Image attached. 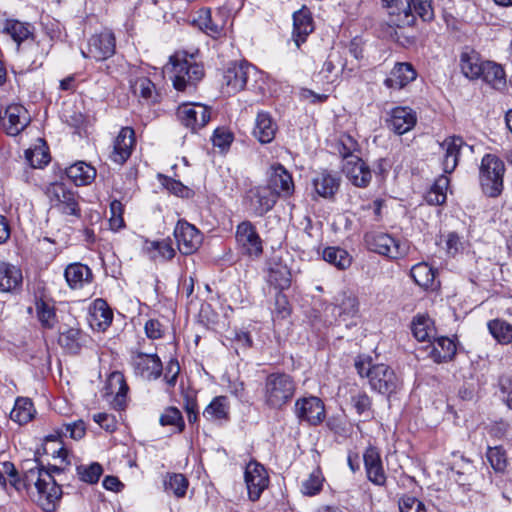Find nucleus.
<instances>
[{
  "mask_svg": "<svg viewBox=\"0 0 512 512\" xmlns=\"http://www.w3.org/2000/svg\"><path fill=\"white\" fill-rule=\"evenodd\" d=\"M296 392L294 378L284 372L267 375L263 386V403L269 409L282 410L293 399Z\"/></svg>",
  "mask_w": 512,
  "mask_h": 512,
  "instance_id": "nucleus-1",
  "label": "nucleus"
},
{
  "mask_svg": "<svg viewBox=\"0 0 512 512\" xmlns=\"http://www.w3.org/2000/svg\"><path fill=\"white\" fill-rule=\"evenodd\" d=\"M389 9L390 22L397 27L413 25L416 16L423 21L434 17L432 0H392Z\"/></svg>",
  "mask_w": 512,
  "mask_h": 512,
  "instance_id": "nucleus-2",
  "label": "nucleus"
},
{
  "mask_svg": "<svg viewBox=\"0 0 512 512\" xmlns=\"http://www.w3.org/2000/svg\"><path fill=\"white\" fill-rule=\"evenodd\" d=\"M170 72L173 86L178 91H184L188 86L195 85L204 75L202 65L195 62L193 56L186 53H176L170 57Z\"/></svg>",
  "mask_w": 512,
  "mask_h": 512,
  "instance_id": "nucleus-3",
  "label": "nucleus"
},
{
  "mask_svg": "<svg viewBox=\"0 0 512 512\" xmlns=\"http://www.w3.org/2000/svg\"><path fill=\"white\" fill-rule=\"evenodd\" d=\"M505 165L503 161L494 154H486L480 165V185L485 195L497 198L503 191V176Z\"/></svg>",
  "mask_w": 512,
  "mask_h": 512,
  "instance_id": "nucleus-4",
  "label": "nucleus"
},
{
  "mask_svg": "<svg viewBox=\"0 0 512 512\" xmlns=\"http://www.w3.org/2000/svg\"><path fill=\"white\" fill-rule=\"evenodd\" d=\"M366 247L377 254L396 260L408 254L409 246L384 232H368L364 236Z\"/></svg>",
  "mask_w": 512,
  "mask_h": 512,
  "instance_id": "nucleus-5",
  "label": "nucleus"
},
{
  "mask_svg": "<svg viewBox=\"0 0 512 512\" xmlns=\"http://www.w3.org/2000/svg\"><path fill=\"white\" fill-rule=\"evenodd\" d=\"M45 195L50 201L51 208L65 215L80 217L78 195L60 182L50 183L45 187Z\"/></svg>",
  "mask_w": 512,
  "mask_h": 512,
  "instance_id": "nucleus-6",
  "label": "nucleus"
},
{
  "mask_svg": "<svg viewBox=\"0 0 512 512\" xmlns=\"http://www.w3.org/2000/svg\"><path fill=\"white\" fill-rule=\"evenodd\" d=\"M255 74V67L247 61L231 62L223 73V92L232 95L244 90L249 78Z\"/></svg>",
  "mask_w": 512,
  "mask_h": 512,
  "instance_id": "nucleus-7",
  "label": "nucleus"
},
{
  "mask_svg": "<svg viewBox=\"0 0 512 512\" xmlns=\"http://www.w3.org/2000/svg\"><path fill=\"white\" fill-rule=\"evenodd\" d=\"M367 378L372 390L387 396L396 393L402 385L394 370L383 363L374 364L368 369Z\"/></svg>",
  "mask_w": 512,
  "mask_h": 512,
  "instance_id": "nucleus-8",
  "label": "nucleus"
},
{
  "mask_svg": "<svg viewBox=\"0 0 512 512\" xmlns=\"http://www.w3.org/2000/svg\"><path fill=\"white\" fill-rule=\"evenodd\" d=\"M116 39L110 30H103L92 35L88 41L87 50H81L84 58L104 61L115 54Z\"/></svg>",
  "mask_w": 512,
  "mask_h": 512,
  "instance_id": "nucleus-9",
  "label": "nucleus"
},
{
  "mask_svg": "<svg viewBox=\"0 0 512 512\" xmlns=\"http://www.w3.org/2000/svg\"><path fill=\"white\" fill-rule=\"evenodd\" d=\"M35 487L38 492L37 503L46 512H52L58 506L62 489L55 479L49 474H43V478H37Z\"/></svg>",
  "mask_w": 512,
  "mask_h": 512,
  "instance_id": "nucleus-10",
  "label": "nucleus"
},
{
  "mask_svg": "<svg viewBox=\"0 0 512 512\" xmlns=\"http://www.w3.org/2000/svg\"><path fill=\"white\" fill-rule=\"evenodd\" d=\"M235 238L237 246L242 254L255 258L262 254V240L255 226L251 222H241L237 226Z\"/></svg>",
  "mask_w": 512,
  "mask_h": 512,
  "instance_id": "nucleus-11",
  "label": "nucleus"
},
{
  "mask_svg": "<svg viewBox=\"0 0 512 512\" xmlns=\"http://www.w3.org/2000/svg\"><path fill=\"white\" fill-rule=\"evenodd\" d=\"M177 118L186 128L197 132L210 121L211 111L202 104H182L177 109Z\"/></svg>",
  "mask_w": 512,
  "mask_h": 512,
  "instance_id": "nucleus-12",
  "label": "nucleus"
},
{
  "mask_svg": "<svg viewBox=\"0 0 512 512\" xmlns=\"http://www.w3.org/2000/svg\"><path fill=\"white\" fill-rule=\"evenodd\" d=\"M244 478L249 499L253 502L259 500L269 484V476L264 466L256 461H250L246 465Z\"/></svg>",
  "mask_w": 512,
  "mask_h": 512,
  "instance_id": "nucleus-13",
  "label": "nucleus"
},
{
  "mask_svg": "<svg viewBox=\"0 0 512 512\" xmlns=\"http://www.w3.org/2000/svg\"><path fill=\"white\" fill-rule=\"evenodd\" d=\"M294 412L300 421L314 426L320 424L325 418L324 403L316 396L299 398L295 402Z\"/></svg>",
  "mask_w": 512,
  "mask_h": 512,
  "instance_id": "nucleus-14",
  "label": "nucleus"
},
{
  "mask_svg": "<svg viewBox=\"0 0 512 512\" xmlns=\"http://www.w3.org/2000/svg\"><path fill=\"white\" fill-rule=\"evenodd\" d=\"M267 186L278 198L292 196L295 189L291 173L279 163L271 165L268 172Z\"/></svg>",
  "mask_w": 512,
  "mask_h": 512,
  "instance_id": "nucleus-15",
  "label": "nucleus"
},
{
  "mask_svg": "<svg viewBox=\"0 0 512 512\" xmlns=\"http://www.w3.org/2000/svg\"><path fill=\"white\" fill-rule=\"evenodd\" d=\"M341 181L338 172L324 169L312 177L311 185L318 197L332 200L340 189Z\"/></svg>",
  "mask_w": 512,
  "mask_h": 512,
  "instance_id": "nucleus-16",
  "label": "nucleus"
},
{
  "mask_svg": "<svg viewBox=\"0 0 512 512\" xmlns=\"http://www.w3.org/2000/svg\"><path fill=\"white\" fill-rule=\"evenodd\" d=\"M174 236L177 241L179 251L184 255L193 254L202 243V234L200 231L186 221H178Z\"/></svg>",
  "mask_w": 512,
  "mask_h": 512,
  "instance_id": "nucleus-17",
  "label": "nucleus"
},
{
  "mask_svg": "<svg viewBox=\"0 0 512 512\" xmlns=\"http://www.w3.org/2000/svg\"><path fill=\"white\" fill-rule=\"evenodd\" d=\"M0 121L8 135L17 136L30 123V116L24 106L20 104H11L6 107L4 116L0 115Z\"/></svg>",
  "mask_w": 512,
  "mask_h": 512,
  "instance_id": "nucleus-18",
  "label": "nucleus"
},
{
  "mask_svg": "<svg viewBox=\"0 0 512 512\" xmlns=\"http://www.w3.org/2000/svg\"><path fill=\"white\" fill-rule=\"evenodd\" d=\"M131 364L134 368L135 374L146 380H155L159 378L163 369L162 362L159 356L155 353L146 354L143 352H137L132 355Z\"/></svg>",
  "mask_w": 512,
  "mask_h": 512,
  "instance_id": "nucleus-19",
  "label": "nucleus"
},
{
  "mask_svg": "<svg viewBox=\"0 0 512 512\" xmlns=\"http://www.w3.org/2000/svg\"><path fill=\"white\" fill-rule=\"evenodd\" d=\"M464 146L465 142L460 136H449L439 143L440 162L445 174H450L456 169Z\"/></svg>",
  "mask_w": 512,
  "mask_h": 512,
  "instance_id": "nucleus-20",
  "label": "nucleus"
},
{
  "mask_svg": "<svg viewBox=\"0 0 512 512\" xmlns=\"http://www.w3.org/2000/svg\"><path fill=\"white\" fill-rule=\"evenodd\" d=\"M135 145L134 129L131 127H123L114 140L110 159L116 164L123 165L130 158Z\"/></svg>",
  "mask_w": 512,
  "mask_h": 512,
  "instance_id": "nucleus-21",
  "label": "nucleus"
},
{
  "mask_svg": "<svg viewBox=\"0 0 512 512\" xmlns=\"http://www.w3.org/2000/svg\"><path fill=\"white\" fill-rule=\"evenodd\" d=\"M226 18L224 12L218 11L212 16L209 8H201L194 22L204 33L212 38H218L224 33Z\"/></svg>",
  "mask_w": 512,
  "mask_h": 512,
  "instance_id": "nucleus-22",
  "label": "nucleus"
},
{
  "mask_svg": "<svg viewBox=\"0 0 512 512\" xmlns=\"http://www.w3.org/2000/svg\"><path fill=\"white\" fill-rule=\"evenodd\" d=\"M247 198L253 213L257 216H263L275 206L278 196L266 185L250 189Z\"/></svg>",
  "mask_w": 512,
  "mask_h": 512,
  "instance_id": "nucleus-23",
  "label": "nucleus"
},
{
  "mask_svg": "<svg viewBox=\"0 0 512 512\" xmlns=\"http://www.w3.org/2000/svg\"><path fill=\"white\" fill-rule=\"evenodd\" d=\"M343 172L356 187H367L372 179L369 166L360 157H351L343 165Z\"/></svg>",
  "mask_w": 512,
  "mask_h": 512,
  "instance_id": "nucleus-24",
  "label": "nucleus"
},
{
  "mask_svg": "<svg viewBox=\"0 0 512 512\" xmlns=\"http://www.w3.org/2000/svg\"><path fill=\"white\" fill-rule=\"evenodd\" d=\"M367 478L377 486H384L387 480L380 453L375 447H368L363 455Z\"/></svg>",
  "mask_w": 512,
  "mask_h": 512,
  "instance_id": "nucleus-25",
  "label": "nucleus"
},
{
  "mask_svg": "<svg viewBox=\"0 0 512 512\" xmlns=\"http://www.w3.org/2000/svg\"><path fill=\"white\" fill-rule=\"evenodd\" d=\"M417 123L416 112L410 107H395L390 112L388 126L398 135H403L414 128Z\"/></svg>",
  "mask_w": 512,
  "mask_h": 512,
  "instance_id": "nucleus-26",
  "label": "nucleus"
},
{
  "mask_svg": "<svg viewBox=\"0 0 512 512\" xmlns=\"http://www.w3.org/2000/svg\"><path fill=\"white\" fill-rule=\"evenodd\" d=\"M277 130L278 126L269 112H257L252 134L261 144L271 143Z\"/></svg>",
  "mask_w": 512,
  "mask_h": 512,
  "instance_id": "nucleus-27",
  "label": "nucleus"
},
{
  "mask_svg": "<svg viewBox=\"0 0 512 512\" xmlns=\"http://www.w3.org/2000/svg\"><path fill=\"white\" fill-rule=\"evenodd\" d=\"M314 30L311 12L303 6L293 13V40L299 48L306 41L307 36Z\"/></svg>",
  "mask_w": 512,
  "mask_h": 512,
  "instance_id": "nucleus-28",
  "label": "nucleus"
},
{
  "mask_svg": "<svg viewBox=\"0 0 512 512\" xmlns=\"http://www.w3.org/2000/svg\"><path fill=\"white\" fill-rule=\"evenodd\" d=\"M346 62L339 50L332 49L324 61L319 75L327 82L333 83L341 73L345 72Z\"/></svg>",
  "mask_w": 512,
  "mask_h": 512,
  "instance_id": "nucleus-29",
  "label": "nucleus"
},
{
  "mask_svg": "<svg viewBox=\"0 0 512 512\" xmlns=\"http://www.w3.org/2000/svg\"><path fill=\"white\" fill-rule=\"evenodd\" d=\"M417 73L410 63H397L391 70L385 85L392 89H402L416 79Z\"/></svg>",
  "mask_w": 512,
  "mask_h": 512,
  "instance_id": "nucleus-30",
  "label": "nucleus"
},
{
  "mask_svg": "<svg viewBox=\"0 0 512 512\" xmlns=\"http://www.w3.org/2000/svg\"><path fill=\"white\" fill-rule=\"evenodd\" d=\"M479 54L470 47H465L460 54V67L465 77L469 79H477L483 72Z\"/></svg>",
  "mask_w": 512,
  "mask_h": 512,
  "instance_id": "nucleus-31",
  "label": "nucleus"
},
{
  "mask_svg": "<svg viewBox=\"0 0 512 512\" xmlns=\"http://www.w3.org/2000/svg\"><path fill=\"white\" fill-rule=\"evenodd\" d=\"M64 276L71 289H81L92 281L91 269L81 263L69 264L64 271Z\"/></svg>",
  "mask_w": 512,
  "mask_h": 512,
  "instance_id": "nucleus-32",
  "label": "nucleus"
},
{
  "mask_svg": "<svg viewBox=\"0 0 512 512\" xmlns=\"http://www.w3.org/2000/svg\"><path fill=\"white\" fill-rule=\"evenodd\" d=\"M455 354L456 345L454 341L445 336L434 339V342L429 351V357L435 363L448 362L453 359Z\"/></svg>",
  "mask_w": 512,
  "mask_h": 512,
  "instance_id": "nucleus-33",
  "label": "nucleus"
},
{
  "mask_svg": "<svg viewBox=\"0 0 512 512\" xmlns=\"http://www.w3.org/2000/svg\"><path fill=\"white\" fill-rule=\"evenodd\" d=\"M268 282L276 289H288L292 282L290 268L281 261L274 260L269 267Z\"/></svg>",
  "mask_w": 512,
  "mask_h": 512,
  "instance_id": "nucleus-34",
  "label": "nucleus"
},
{
  "mask_svg": "<svg viewBox=\"0 0 512 512\" xmlns=\"http://www.w3.org/2000/svg\"><path fill=\"white\" fill-rule=\"evenodd\" d=\"M229 402L225 396L215 397L203 411V417L210 422L227 421L229 419Z\"/></svg>",
  "mask_w": 512,
  "mask_h": 512,
  "instance_id": "nucleus-35",
  "label": "nucleus"
},
{
  "mask_svg": "<svg viewBox=\"0 0 512 512\" xmlns=\"http://www.w3.org/2000/svg\"><path fill=\"white\" fill-rule=\"evenodd\" d=\"M482 70L480 77L494 89L503 90L506 87V74L501 65L486 61Z\"/></svg>",
  "mask_w": 512,
  "mask_h": 512,
  "instance_id": "nucleus-36",
  "label": "nucleus"
},
{
  "mask_svg": "<svg viewBox=\"0 0 512 512\" xmlns=\"http://www.w3.org/2000/svg\"><path fill=\"white\" fill-rule=\"evenodd\" d=\"M22 273L17 267L0 263V292H11L20 287Z\"/></svg>",
  "mask_w": 512,
  "mask_h": 512,
  "instance_id": "nucleus-37",
  "label": "nucleus"
},
{
  "mask_svg": "<svg viewBox=\"0 0 512 512\" xmlns=\"http://www.w3.org/2000/svg\"><path fill=\"white\" fill-rule=\"evenodd\" d=\"M3 33L10 36L18 47L22 42L28 40L33 35L30 24L15 19H7L5 21Z\"/></svg>",
  "mask_w": 512,
  "mask_h": 512,
  "instance_id": "nucleus-38",
  "label": "nucleus"
},
{
  "mask_svg": "<svg viewBox=\"0 0 512 512\" xmlns=\"http://www.w3.org/2000/svg\"><path fill=\"white\" fill-rule=\"evenodd\" d=\"M66 175L75 185L89 184L96 176V170L85 162H77L66 169Z\"/></svg>",
  "mask_w": 512,
  "mask_h": 512,
  "instance_id": "nucleus-39",
  "label": "nucleus"
},
{
  "mask_svg": "<svg viewBox=\"0 0 512 512\" xmlns=\"http://www.w3.org/2000/svg\"><path fill=\"white\" fill-rule=\"evenodd\" d=\"M434 330V323L428 315L418 314L413 317L411 331L418 341H430Z\"/></svg>",
  "mask_w": 512,
  "mask_h": 512,
  "instance_id": "nucleus-40",
  "label": "nucleus"
},
{
  "mask_svg": "<svg viewBox=\"0 0 512 512\" xmlns=\"http://www.w3.org/2000/svg\"><path fill=\"white\" fill-rule=\"evenodd\" d=\"M107 388L111 394L115 393L114 406L122 409L125 406L126 394L128 392L124 376L119 372L112 373L109 377Z\"/></svg>",
  "mask_w": 512,
  "mask_h": 512,
  "instance_id": "nucleus-41",
  "label": "nucleus"
},
{
  "mask_svg": "<svg viewBox=\"0 0 512 512\" xmlns=\"http://www.w3.org/2000/svg\"><path fill=\"white\" fill-rule=\"evenodd\" d=\"M323 259L340 270L350 267L352 258L349 253L340 247H327L323 250Z\"/></svg>",
  "mask_w": 512,
  "mask_h": 512,
  "instance_id": "nucleus-42",
  "label": "nucleus"
},
{
  "mask_svg": "<svg viewBox=\"0 0 512 512\" xmlns=\"http://www.w3.org/2000/svg\"><path fill=\"white\" fill-rule=\"evenodd\" d=\"M35 413L33 403L28 398H17L14 408L10 413V417L13 421L19 424H25L29 422Z\"/></svg>",
  "mask_w": 512,
  "mask_h": 512,
  "instance_id": "nucleus-43",
  "label": "nucleus"
},
{
  "mask_svg": "<svg viewBox=\"0 0 512 512\" xmlns=\"http://www.w3.org/2000/svg\"><path fill=\"white\" fill-rule=\"evenodd\" d=\"M112 319V310L107 306L104 300L97 299L94 303L92 313V325H95L98 330L104 331L112 323Z\"/></svg>",
  "mask_w": 512,
  "mask_h": 512,
  "instance_id": "nucleus-44",
  "label": "nucleus"
},
{
  "mask_svg": "<svg viewBox=\"0 0 512 512\" xmlns=\"http://www.w3.org/2000/svg\"><path fill=\"white\" fill-rule=\"evenodd\" d=\"M359 313L358 299L353 295L343 294L339 303L334 308V314L346 321L347 319L354 318Z\"/></svg>",
  "mask_w": 512,
  "mask_h": 512,
  "instance_id": "nucleus-45",
  "label": "nucleus"
},
{
  "mask_svg": "<svg viewBox=\"0 0 512 512\" xmlns=\"http://www.w3.org/2000/svg\"><path fill=\"white\" fill-rule=\"evenodd\" d=\"M81 337L80 329L71 327L60 332L58 343L68 353L76 354L81 348Z\"/></svg>",
  "mask_w": 512,
  "mask_h": 512,
  "instance_id": "nucleus-46",
  "label": "nucleus"
},
{
  "mask_svg": "<svg viewBox=\"0 0 512 512\" xmlns=\"http://www.w3.org/2000/svg\"><path fill=\"white\" fill-rule=\"evenodd\" d=\"M161 426H170L174 433H181L185 429V422L179 409L169 406L159 417Z\"/></svg>",
  "mask_w": 512,
  "mask_h": 512,
  "instance_id": "nucleus-47",
  "label": "nucleus"
},
{
  "mask_svg": "<svg viewBox=\"0 0 512 512\" xmlns=\"http://www.w3.org/2000/svg\"><path fill=\"white\" fill-rule=\"evenodd\" d=\"M410 275L417 285L423 288L432 287L435 271L427 263H418L411 268Z\"/></svg>",
  "mask_w": 512,
  "mask_h": 512,
  "instance_id": "nucleus-48",
  "label": "nucleus"
},
{
  "mask_svg": "<svg viewBox=\"0 0 512 512\" xmlns=\"http://www.w3.org/2000/svg\"><path fill=\"white\" fill-rule=\"evenodd\" d=\"M188 485V479L181 473H168L164 479L165 491L173 493L178 498L185 496Z\"/></svg>",
  "mask_w": 512,
  "mask_h": 512,
  "instance_id": "nucleus-49",
  "label": "nucleus"
},
{
  "mask_svg": "<svg viewBox=\"0 0 512 512\" xmlns=\"http://www.w3.org/2000/svg\"><path fill=\"white\" fill-rule=\"evenodd\" d=\"M488 329L492 336L501 344L512 342V325L504 320H491L488 322Z\"/></svg>",
  "mask_w": 512,
  "mask_h": 512,
  "instance_id": "nucleus-50",
  "label": "nucleus"
},
{
  "mask_svg": "<svg viewBox=\"0 0 512 512\" xmlns=\"http://www.w3.org/2000/svg\"><path fill=\"white\" fill-rule=\"evenodd\" d=\"M22 471L24 473V485L30 486L35 484L37 478H43V474H49L37 459H27L22 463Z\"/></svg>",
  "mask_w": 512,
  "mask_h": 512,
  "instance_id": "nucleus-51",
  "label": "nucleus"
},
{
  "mask_svg": "<svg viewBox=\"0 0 512 512\" xmlns=\"http://www.w3.org/2000/svg\"><path fill=\"white\" fill-rule=\"evenodd\" d=\"M132 92L146 101L155 102L156 92L154 83L147 77L137 78L131 85Z\"/></svg>",
  "mask_w": 512,
  "mask_h": 512,
  "instance_id": "nucleus-52",
  "label": "nucleus"
},
{
  "mask_svg": "<svg viewBox=\"0 0 512 512\" xmlns=\"http://www.w3.org/2000/svg\"><path fill=\"white\" fill-rule=\"evenodd\" d=\"M351 404L359 416L365 419L373 417L372 400L366 392H357L351 396Z\"/></svg>",
  "mask_w": 512,
  "mask_h": 512,
  "instance_id": "nucleus-53",
  "label": "nucleus"
},
{
  "mask_svg": "<svg viewBox=\"0 0 512 512\" xmlns=\"http://www.w3.org/2000/svg\"><path fill=\"white\" fill-rule=\"evenodd\" d=\"M36 310L38 320L40 321L42 327L46 329L54 328L57 322L54 307L44 301H40L36 304Z\"/></svg>",
  "mask_w": 512,
  "mask_h": 512,
  "instance_id": "nucleus-54",
  "label": "nucleus"
},
{
  "mask_svg": "<svg viewBox=\"0 0 512 512\" xmlns=\"http://www.w3.org/2000/svg\"><path fill=\"white\" fill-rule=\"evenodd\" d=\"M323 476L319 468L312 471L305 481L302 483V492L305 495L313 496L318 494L322 489Z\"/></svg>",
  "mask_w": 512,
  "mask_h": 512,
  "instance_id": "nucleus-55",
  "label": "nucleus"
},
{
  "mask_svg": "<svg viewBox=\"0 0 512 512\" xmlns=\"http://www.w3.org/2000/svg\"><path fill=\"white\" fill-rule=\"evenodd\" d=\"M487 459L496 472H504L507 467L505 450L500 446L489 447Z\"/></svg>",
  "mask_w": 512,
  "mask_h": 512,
  "instance_id": "nucleus-56",
  "label": "nucleus"
},
{
  "mask_svg": "<svg viewBox=\"0 0 512 512\" xmlns=\"http://www.w3.org/2000/svg\"><path fill=\"white\" fill-rule=\"evenodd\" d=\"M102 467L98 463H92L89 466H78L77 472L80 477V479L86 483L94 484L96 483L101 474H102Z\"/></svg>",
  "mask_w": 512,
  "mask_h": 512,
  "instance_id": "nucleus-57",
  "label": "nucleus"
},
{
  "mask_svg": "<svg viewBox=\"0 0 512 512\" xmlns=\"http://www.w3.org/2000/svg\"><path fill=\"white\" fill-rule=\"evenodd\" d=\"M358 150L357 141L348 134H343L339 138L338 152L345 159V161L351 157H357L353 153Z\"/></svg>",
  "mask_w": 512,
  "mask_h": 512,
  "instance_id": "nucleus-58",
  "label": "nucleus"
},
{
  "mask_svg": "<svg viewBox=\"0 0 512 512\" xmlns=\"http://www.w3.org/2000/svg\"><path fill=\"white\" fill-rule=\"evenodd\" d=\"M123 204L118 200H113L110 204V213L111 216L109 218L110 227L112 230L117 231L124 227V219H123Z\"/></svg>",
  "mask_w": 512,
  "mask_h": 512,
  "instance_id": "nucleus-59",
  "label": "nucleus"
},
{
  "mask_svg": "<svg viewBox=\"0 0 512 512\" xmlns=\"http://www.w3.org/2000/svg\"><path fill=\"white\" fill-rule=\"evenodd\" d=\"M400 512H426L423 502L413 496L405 495L399 500Z\"/></svg>",
  "mask_w": 512,
  "mask_h": 512,
  "instance_id": "nucleus-60",
  "label": "nucleus"
},
{
  "mask_svg": "<svg viewBox=\"0 0 512 512\" xmlns=\"http://www.w3.org/2000/svg\"><path fill=\"white\" fill-rule=\"evenodd\" d=\"M233 139V134L226 128H217L212 136L213 145L222 150L228 148L233 142Z\"/></svg>",
  "mask_w": 512,
  "mask_h": 512,
  "instance_id": "nucleus-61",
  "label": "nucleus"
},
{
  "mask_svg": "<svg viewBox=\"0 0 512 512\" xmlns=\"http://www.w3.org/2000/svg\"><path fill=\"white\" fill-rule=\"evenodd\" d=\"M25 156L30 165L34 168L42 167L50 161L49 155L42 152L41 149L27 150Z\"/></svg>",
  "mask_w": 512,
  "mask_h": 512,
  "instance_id": "nucleus-62",
  "label": "nucleus"
},
{
  "mask_svg": "<svg viewBox=\"0 0 512 512\" xmlns=\"http://www.w3.org/2000/svg\"><path fill=\"white\" fill-rule=\"evenodd\" d=\"M148 249H153L158 252V254L165 260H170L175 256V250L172 247L171 243L166 240L162 241H153L150 243V247Z\"/></svg>",
  "mask_w": 512,
  "mask_h": 512,
  "instance_id": "nucleus-63",
  "label": "nucleus"
},
{
  "mask_svg": "<svg viewBox=\"0 0 512 512\" xmlns=\"http://www.w3.org/2000/svg\"><path fill=\"white\" fill-rule=\"evenodd\" d=\"M93 420L108 432H113L117 428L115 417L111 414L97 413L93 415Z\"/></svg>",
  "mask_w": 512,
  "mask_h": 512,
  "instance_id": "nucleus-64",
  "label": "nucleus"
}]
</instances>
